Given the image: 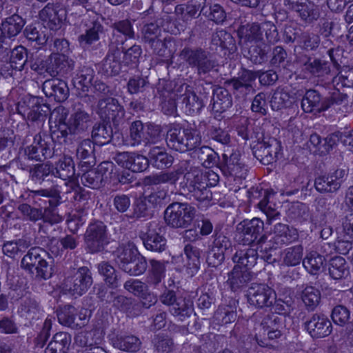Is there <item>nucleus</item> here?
I'll return each mask as SVG.
<instances>
[{
  "label": "nucleus",
  "mask_w": 353,
  "mask_h": 353,
  "mask_svg": "<svg viewBox=\"0 0 353 353\" xmlns=\"http://www.w3.org/2000/svg\"><path fill=\"white\" fill-rule=\"evenodd\" d=\"M212 109L215 112L222 113L229 109L232 105V98L228 90L219 87L212 98Z\"/></svg>",
  "instance_id": "obj_47"
},
{
  "label": "nucleus",
  "mask_w": 353,
  "mask_h": 353,
  "mask_svg": "<svg viewBox=\"0 0 353 353\" xmlns=\"http://www.w3.org/2000/svg\"><path fill=\"white\" fill-rule=\"evenodd\" d=\"M283 5L287 10L296 12L305 25H312L321 17L319 6L311 0H283Z\"/></svg>",
  "instance_id": "obj_12"
},
{
  "label": "nucleus",
  "mask_w": 353,
  "mask_h": 353,
  "mask_svg": "<svg viewBox=\"0 0 353 353\" xmlns=\"http://www.w3.org/2000/svg\"><path fill=\"white\" fill-rule=\"evenodd\" d=\"M196 208L188 203L172 202L164 211L166 224L175 229L188 228L196 215Z\"/></svg>",
  "instance_id": "obj_8"
},
{
  "label": "nucleus",
  "mask_w": 353,
  "mask_h": 353,
  "mask_svg": "<svg viewBox=\"0 0 353 353\" xmlns=\"http://www.w3.org/2000/svg\"><path fill=\"white\" fill-rule=\"evenodd\" d=\"M113 159L119 165L132 172H142L149 166L148 158L135 152H117Z\"/></svg>",
  "instance_id": "obj_21"
},
{
  "label": "nucleus",
  "mask_w": 353,
  "mask_h": 353,
  "mask_svg": "<svg viewBox=\"0 0 353 353\" xmlns=\"http://www.w3.org/2000/svg\"><path fill=\"white\" fill-rule=\"evenodd\" d=\"M169 312L172 316L183 321L193 313V303L190 299L179 296L178 301L172 305Z\"/></svg>",
  "instance_id": "obj_52"
},
{
  "label": "nucleus",
  "mask_w": 353,
  "mask_h": 353,
  "mask_svg": "<svg viewBox=\"0 0 353 353\" xmlns=\"http://www.w3.org/2000/svg\"><path fill=\"white\" fill-rule=\"evenodd\" d=\"M336 71L332 78L334 86L353 88V67L343 65Z\"/></svg>",
  "instance_id": "obj_61"
},
{
  "label": "nucleus",
  "mask_w": 353,
  "mask_h": 353,
  "mask_svg": "<svg viewBox=\"0 0 353 353\" xmlns=\"http://www.w3.org/2000/svg\"><path fill=\"white\" fill-rule=\"evenodd\" d=\"M173 38L163 34L147 43L152 52L160 57H166L170 52L168 50L171 46Z\"/></svg>",
  "instance_id": "obj_60"
},
{
  "label": "nucleus",
  "mask_w": 353,
  "mask_h": 353,
  "mask_svg": "<svg viewBox=\"0 0 353 353\" xmlns=\"http://www.w3.org/2000/svg\"><path fill=\"white\" fill-rule=\"evenodd\" d=\"M83 240L85 250L92 254L108 252L109 245L113 241L107 225L101 221H94L88 225Z\"/></svg>",
  "instance_id": "obj_6"
},
{
  "label": "nucleus",
  "mask_w": 353,
  "mask_h": 353,
  "mask_svg": "<svg viewBox=\"0 0 353 353\" xmlns=\"http://www.w3.org/2000/svg\"><path fill=\"white\" fill-rule=\"evenodd\" d=\"M184 178L186 182L181 190L199 201H210L212 193L209 188L216 185L219 181V176L212 170L206 172L205 174L188 173Z\"/></svg>",
  "instance_id": "obj_2"
},
{
  "label": "nucleus",
  "mask_w": 353,
  "mask_h": 353,
  "mask_svg": "<svg viewBox=\"0 0 353 353\" xmlns=\"http://www.w3.org/2000/svg\"><path fill=\"white\" fill-rule=\"evenodd\" d=\"M150 267L146 277V282L150 285L157 286L165 277V263L155 259L150 261Z\"/></svg>",
  "instance_id": "obj_53"
},
{
  "label": "nucleus",
  "mask_w": 353,
  "mask_h": 353,
  "mask_svg": "<svg viewBox=\"0 0 353 353\" xmlns=\"http://www.w3.org/2000/svg\"><path fill=\"white\" fill-rule=\"evenodd\" d=\"M48 254L39 247L30 248L27 254L24 255L21 261V267L28 270L33 264L41 261L44 258H48Z\"/></svg>",
  "instance_id": "obj_63"
},
{
  "label": "nucleus",
  "mask_w": 353,
  "mask_h": 353,
  "mask_svg": "<svg viewBox=\"0 0 353 353\" xmlns=\"http://www.w3.org/2000/svg\"><path fill=\"white\" fill-rule=\"evenodd\" d=\"M253 155L263 164L269 165L276 161L281 155V143L274 137L263 138L251 145Z\"/></svg>",
  "instance_id": "obj_11"
},
{
  "label": "nucleus",
  "mask_w": 353,
  "mask_h": 353,
  "mask_svg": "<svg viewBox=\"0 0 353 353\" xmlns=\"http://www.w3.org/2000/svg\"><path fill=\"white\" fill-rule=\"evenodd\" d=\"M57 316L59 323L72 329L81 328L88 323L86 315L79 313L72 305H65L57 309Z\"/></svg>",
  "instance_id": "obj_22"
},
{
  "label": "nucleus",
  "mask_w": 353,
  "mask_h": 353,
  "mask_svg": "<svg viewBox=\"0 0 353 353\" xmlns=\"http://www.w3.org/2000/svg\"><path fill=\"white\" fill-rule=\"evenodd\" d=\"M301 300L308 311H314L321 302V292L313 286L307 285L301 292Z\"/></svg>",
  "instance_id": "obj_56"
},
{
  "label": "nucleus",
  "mask_w": 353,
  "mask_h": 353,
  "mask_svg": "<svg viewBox=\"0 0 353 353\" xmlns=\"http://www.w3.org/2000/svg\"><path fill=\"white\" fill-rule=\"evenodd\" d=\"M236 231L240 244L251 247L256 245L261 252L270 250L268 236L263 233L264 223L261 219H245L237 224Z\"/></svg>",
  "instance_id": "obj_3"
},
{
  "label": "nucleus",
  "mask_w": 353,
  "mask_h": 353,
  "mask_svg": "<svg viewBox=\"0 0 353 353\" xmlns=\"http://www.w3.org/2000/svg\"><path fill=\"white\" fill-rule=\"evenodd\" d=\"M328 271L330 276L335 280L341 279L347 275L348 266L345 259L342 256H334L329 261Z\"/></svg>",
  "instance_id": "obj_57"
},
{
  "label": "nucleus",
  "mask_w": 353,
  "mask_h": 353,
  "mask_svg": "<svg viewBox=\"0 0 353 353\" xmlns=\"http://www.w3.org/2000/svg\"><path fill=\"white\" fill-rule=\"evenodd\" d=\"M56 115L55 123L57 137L60 141L68 144L77 140L78 136L85 132L92 123V113L81 105H76L73 112L68 119V111L63 107L56 108L53 112Z\"/></svg>",
  "instance_id": "obj_1"
},
{
  "label": "nucleus",
  "mask_w": 353,
  "mask_h": 353,
  "mask_svg": "<svg viewBox=\"0 0 353 353\" xmlns=\"http://www.w3.org/2000/svg\"><path fill=\"white\" fill-rule=\"evenodd\" d=\"M165 141L170 149L183 153L200 145L201 137L192 128L174 125L168 130Z\"/></svg>",
  "instance_id": "obj_5"
},
{
  "label": "nucleus",
  "mask_w": 353,
  "mask_h": 353,
  "mask_svg": "<svg viewBox=\"0 0 353 353\" xmlns=\"http://www.w3.org/2000/svg\"><path fill=\"white\" fill-rule=\"evenodd\" d=\"M93 284L91 270L86 266L68 271L63 281V291L75 297L85 294Z\"/></svg>",
  "instance_id": "obj_7"
},
{
  "label": "nucleus",
  "mask_w": 353,
  "mask_h": 353,
  "mask_svg": "<svg viewBox=\"0 0 353 353\" xmlns=\"http://www.w3.org/2000/svg\"><path fill=\"white\" fill-rule=\"evenodd\" d=\"M276 292L265 283H252L247 290V301L257 309L270 307L275 301Z\"/></svg>",
  "instance_id": "obj_14"
},
{
  "label": "nucleus",
  "mask_w": 353,
  "mask_h": 353,
  "mask_svg": "<svg viewBox=\"0 0 353 353\" xmlns=\"http://www.w3.org/2000/svg\"><path fill=\"white\" fill-rule=\"evenodd\" d=\"M32 197L34 204L37 203L36 199L39 196L48 198L49 206L41 208V219L43 223L51 225L59 223L63 221V218L56 212V208L61 203V191L57 186L48 189H40L37 191H30L28 197Z\"/></svg>",
  "instance_id": "obj_9"
},
{
  "label": "nucleus",
  "mask_w": 353,
  "mask_h": 353,
  "mask_svg": "<svg viewBox=\"0 0 353 353\" xmlns=\"http://www.w3.org/2000/svg\"><path fill=\"white\" fill-rule=\"evenodd\" d=\"M183 170L179 168L172 171H163L145 178V183L148 185H157L160 184H169L175 185L179 181Z\"/></svg>",
  "instance_id": "obj_38"
},
{
  "label": "nucleus",
  "mask_w": 353,
  "mask_h": 353,
  "mask_svg": "<svg viewBox=\"0 0 353 353\" xmlns=\"http://www.w3.org/2000/svg\"><path fill=\"white\" fill-rule=\"evenodd\" d=\"M72 342L71 335L65 332L56 333L45 350V353H68Z\"/></svg>",
  "instance_id": "obj_41"
},
{
  "label": "nucleus",
  "mask_w": 353,
  "mask_h": 353,
  "mask_svg": "<svg viewBox=\"0 0 353 353\" xmlns=\"http://www.w3.org/2000/svg\"><path fill=\"white\" fill-rule=\"evenodd\" d=\"M113 134V127L111 123L100 119L92 126L91 140L96 145L102 146L111 142Z\"/></svg>",
  "instance_id": "obj_31"
},
{
  "label": "nucleus",
  "mask_w": 353,
  "mask_h": 353,
  "mask_svg": "<svg viewBox=\"0 0 353 353\" xmlns=\"http://www.w3.org/2000/svg\"><path fill=\"white\" fill-rule=\"evenodd\" d=\"M238 301L232 299L227 305L220 306L215 313L216 319L222 324H228L234 322L236 319V307Z\"/></svg>",
  "instance_id": "obj_54"
},
{
  "label": "nucleus",
  "mask_w": 353,
  "mask_h": 353,
  "mask_svg": "<svg viewBox=\"0 0 353 353\" xmlns=\"http://www.w3.org/2000/svg\"><path fill=\"white\" fill-rule=\"evenodd\" d=\"M94 77V70L87 65L82 66L72 80L74 87L78 91V94L86 97L90 86L93 84Z\"/></svg>",
  "instance_id": "obj_33"
},
{
  "label": "nucleus",
  "mask_w": 353,
  "mask_h": 353,
  "mask_svg": "<svg viewBox=\"0 0 353 353\" xmlns=\"http://www.w3.org/2000/svg\"><path fill=\"white\" fill-rule=\"evenodd\" d=\"M99 272L103 276L109 288L117 289L120 285V275L109 263L103 261L98 265Z\"/></svg>",
  "instance_id": "obj_55"
},
{
  "label": "nucleus",
  "mask_w": 353,
  "mask_h": 353,
  "mask_svg": "<svg viewBox=\"0 0 353 353\" xmlns=\"http://www.w3.org/2000/svg\"><path fill=\"white\" fill-rule=\"evenodd\" d=\"M148 201L144 197L136 199L132 204V210L126 214V218L131 220L145 219L150 216Z\"/></svg>",
  "instance_id": "obj_59"
},
{
  "label": "nucleus",
  "mask_w": 353,
  "mask_h": 353,
  "mask_svg": "<svg viewBox=\"0 0 353 353\" xmlns=\"http://www.w3.org/2000/svg\"><path fill=\"white\" fill-rule=\"evenodd\" d=\"M303 325L305 330L314 339L326 337L332 332L331 321L323 313L312 314L307 317Z\"/></svg>",
  "instance_id": "obj_17"
},
{
  "label": "nucleus",
  "mask_w": 353,
  "mask_h": 353,
  "mask_svg": "<svg viewBox=\"0 0 353 353\" xmlns=\"http://www.w3.org/2000/svg\"><path fill=\"white\" fill-rule=\"evenodd\" d=\"M75 174L74 163L72 157L63 155L54 165L53 176L64 181L72 178Z\"/></svg>",
  "instance_id": "obj_45"
},
{
  "label": "nucleus",
  "mask_w": 353,
  "mask_h": 353,
  "mask_svg": "<svg viewBox=\"0 0 353 353\" xmlns=\"http://www.w3.org/2000/svg\"><path fill=\"white\" fill-rule=\"evenodd\" d=\"M39 16L45 28L57 30L61 28L65 19V11L49 3L39 12Z\"/></svg>",
  "instance_id": "obj_24"
},
{
  "label": "nucleus",
  "mask_w": 353,
  "mask_h": 353,
  "mask_svg": "<svg viewBox=\"0 0 353 353\" xmlns=\"http://www.w3.org/2000/svg\"><path fill=\"white\" fill-rule=\"evenodd\" d=\"M125 109L114 97L101 98L97 103V114L99 119L111 123L116 129L123 119Z\"/></svg>",
  "instance_id": "obj_13"
},
{
  "label": "nucleus",
  "mask_w": 353,
  "mask_h": 353,
  "mask_svg": "<svg viewBox=\"0 0 353 353\" xmlns=\"http://www.w3.org/2000/svg\"><path fill=\"white\" fill-rule=\"evenodd\" d=\"M217 168L225 176L239 179L245 178L248 171L245 164L241 161V154L239 151L232 152L230 156L223 154Z\"/></svg>",
  "instance_id": "obj_15"
},
{
  "label": "nucleus",
  "mask_w": 353,
  "mask_h": 353,
  "mask_svg": "<svg viewBox=\"0 0 353 353\" xmlns=\"http://www.w3.org/2000/svg\"><path fill=\"white\" fill-rule=\"evenodd\" d=\"M257 77L256 72L243 69L237 77L225 81V85L231 87L233 94L236 97H245L254 90L252 82Z\"/></svg>",
  "instance_id": "obj_20"
},
{
  "label": "nucleus",
  "mask_w": 353,
  "mask_h": 353,
  "mask_svg": "<svg viewBox=\"0 0 353 353\" xmlns=\"http://www.w3.org/2000/svg\"><path fill=\"white\" fill-rule=\"evenodd\" d=\"M20 104L22 108L23 105L28 107L27 117L32 122L43 123L50 112V106L42 103L38 97H31L28 101H23Z\"/></svg>",
  "instance_id": "obj_29"
},
{
  "label": "nucleus",
  "mask_w": 353,
  "mask_h": 353,
  "mask_svg": "<svg viewBox=\"0 0 353 353\" xmlns=\"http://www.w3.org/2000/svg\"><path fill=\"white\" fill-rule=\"evenodd\" d=\"M179 58L199 77H205L217 66L212 53L201 47L185 46L179 53Z\"/></svg>",
  "instance_id": "obj_4"
},
{
  "label": "nucleus",
  "mask_w": 353,
  "mask_h": 353,
  "mask_svg": "<svg viewBox=\"0 0 353 353\" xmlns=\"http://www.w3.org/2000/svg\"><path fill=\"white\" fill-rule=\"evenodd\" d=\"M30 54L28 50L22 46L14 48L10 55V61L17 71H27L28 69Z\"/></svg>",
  "instance_id": "obj_49"
},
{
  "label": "nucleus",
  "mask_w": 353,
  "mask_h": 353,
  "mask_svg": "<svg viewBox=\"0 0 353 353\" xmlns=\"http://www.w3.org/2000/svg\"><path fill=\"white\" fill-rule=\"evenodd\" d=\"M223 337L210 333L203 334L200 338V344L194 345L195 353H214L221 347V341Z\"/></svg>",
  "instance_id": "obj_46"
},
{
  "label": "nucleus",
  "mask_w": 353,
  "mask_h": 353,
  "mask_svg": "<svg viewBox=\"0 0 353 353\" xmlns=\"http://www.w3.org/2000/svg\"><path fill=\"white\" fill-rule=\"evenodd\" d=\"M114 344L121 350L136 352L141 348V341L134 335H124L117 336Z\"/></svg>",
  "instance_id": "obj_58"
},
{
  "label": "nucleus",
  "mask_w": 353,
  "mask_h": 353,
  "mask_svg": "<svg viewBox=\"0 0 353 353\" xmlns=\"http://www.w3.org/2000/svg\"><path fill=\"white\" fill-rule=\"evenodd\" d=\"M42 88L46 97H52L57 102L65 101L70 94L67 83L58 78L46 80Z\"/></svg>",
  "instance_id": "obj_26"
},
{
  "label": "nucleus",
  "mask_w": 353,
  "mask_h": 353,
  "mask_svg": "<svg viewBox=\"0 0 353 353\" xmlns=\"http://www.w3.org/2000/svg\"><path fill=\"white\" fill-rule=\"evenodd\" d=\"M252 276L253 273L250 270L234 265L228 273L227 283L232 292L239 293L247 286Z\"/></svg>",
  "instance_id": "obj_28"
},
{
  "label": "nucleus",
  "mask_w": 353,
  "mask_h": 353,
  "mask_svg": "<svg viewBox=\"0 0 353 353\" xmlns=\"http://www.w3.org/2000/svg\"><path fill=\"white\" fill-rule=\"evenodd\" d=\"M154 350L157 353H172L174 350L173 339L164 334H158L154 336L152 340Z\"/></svg>",
  "instance_id": "obj_64"
},
{
  "label": "nucleus",
  "mask_w": 353,
  "mask_h": 353,
  "mask_svg": "<svg viewBox=\"0 0 353 353\" xmlns=\"http://www.w3.org/2000/svg\"><path fill=\"white\" fill-rule=\"evenodd\" d=\"M271 47L263 41L251 43L248 48V59L254 64H261L268 59Z\"/></svg>",
  "instance_id": "obj_48"
},
{
  "label": "nucleus",
  "mask_w": 353,
  "mask_h": 353,
  "mask_svg": "<svg viewBox=\"0 0 353 353\" xmlns=\"http://www.w3.org/2000/svg\"><path fill=\"white\" fill-rule=\"evenodd\" d=\"M181 108L188 114H198L203 107V99L199 97L194 91L185 90L178 99Z\"/></svg>",
  "instance_id": "obj_39"
},
{
  "label": "nucleus",
  "mask_w": 353,
  "mask_h": 353,
  "mask_svg": "<svg viewBox=\"0 0 353 353\" xmlns=\"http://www.w3.org/2000/svg\"><path fill=\"white\" fill-rule=\"evenodd\" d=\"M160 134V128L153 125L148 126L145 132L143 123L137 120L133 121L130 126V136L127 140V145L141 151L145 148L156 143Z\"/></svg>",
  "instance_id": "obj_10"
},
{
  "label": "nucleus",
  "mask_w": 353,
  "mask_h": 353,
  "mask_svg": "<svg viewBox=\"0 0 353 353\" xmlns=\"http://www.w3.org/2000/svg\"><path fill=\"white\" fill-rule=\"evenodd\" d=\"M24 155L28 160L42 162L52 155V152L48 141L37 134L33 143L24 148Z\"/></svg>",
  "instance_id": "obj_25"
},
{
  "label": "nucleus",
  "mask_w": 353,
  "mask_h": 353,
  "mask_svg": "<svg viewBox=\"0 0 353 353\" xmlns=\"http://www.w3.org/2000/svg\"><path fill=\"white\" fill-rule=\"evenodd\" d=\"M325 258L317 252H309L303 260L304 268L311 274H318L323 267Z\"/></svg>",
  "instance_id": "obj_62"
},
{
  "label": "nucleus",
  "mask_w": 353,
  "mask_h": 353,
  "mask_svg": "<svg viewBox=\"0 0 353 353\" xmlns=\"http://www.w3.org/2000/svg\"><path fill=\"white\" fill-rule=\"evenodd\" d=\"M163 18L154 19L152 21H145L141 28L142 40L145 44L152 40L160 37L163 35L161 26Z\"/></svg>",
  "instance_id": "obj_51"
},
{
  "label": "nucleus",
  "mask_w": 353,
  "mask_h": 353,
  "mask_svg": "<svg viewBox=\"0 0 353 353\" xmlns=\"http://www.w3.org/2000/svg\"><path fill=\"white\" fill-rule=\"evenodd\" d=\"M183 253L186 257L188 273L195 274L200 268L202 250L194 243H187L184 246Z\"/></svg>",
  "instance_id": "obj_43"
},
{
  "label": "nucleus",
  "mask_w": 353,
  "mask_h": 353,
  "mask_svg": "<svg viewBox=\"0 0 353 353\" xmlns=\"http://www.w3.org/2000/svg\"><path fill=\"white\" fill-rule=\"evenodd\" d=\"M296 62L306 74L316 77H324L331 74L330 63L307 54H300L296 57Z\"/></svg>",
  "instance_id": "obj_19"
},
{
  "label": "nucleus",
  "mask_w": 353,
  "mask_h": 353,
  "mask_svg": "<svg viewBox=\"0 0 353 353\" xmlns=\"http://www.w3.org/2000/svg\"><path fill=\"white\" fill-rule=\"evenodd\" d=\"M27 271L38 281L49 279L54 272L53 259L48 256V258L33 264Z\"/></svg>",
  "instance_id": "obj_44"
},
{
  "label": "nucleus",
  "mask_w": 353,
  "mask_h": 353,
  "mask_svg": "<svg viewBox=\"0 0 353 353\" xmlns=\"http://www.w3.org/2000/svg\"><path fill=\"white\" fill-rule=\"evenodd\" d=\"M45 71L51 77H65L74 68V61L63 54L52 53L45 61Z\"/></svg>",
  "instance_id": "obj_16"
},
{
  "label": "nucleus",
  "mask_w": 353,
  "mask_h": 353,
  "mask_svg": "<svg viewBox=\"0 0 353 353\" xmlns=\"http://www.w3.org/2000/svg\"><path fill=\"white\" fill-rule=\"evenodd\" d=\"M285 317L279 316L275 313H270L265 315L261 322V326L265 332L268 338L270 340L277 339L281 337L285 328Z\"/></svg>",
  "instance_id": "obj_27"
},
{
  "label": "nucleus",
  "mask_w": 353,
  "mask_h": 353,
  "mask_svg": "<svg viewBox=\"0 0 353 353\" xmlns=\"http://www.w3.org/2000/svg\"><path fill=\"white\" fill-rule=\"evenodd\" d=\"M191 151H192V157L198 159L204 168H217L220 157L212 148L207 145H202L201 147L199 145Z\"/></svg>",
  "instance_id": "obj_36"
},
{
  "label": "nucleus",
  "mask_w": 353,
  "mask_h": 353,
  "mask_svg": "<svg viewBox=\"0 0 353 353\" xmlns=\"http://www.w3.org/2000/svg\"><path fill=\"white\" fill-rule=\"evenodd\" d=\"M139 251L132 243L122 244L114 252L115 261L119 268L122 269L134 257L139 254Z\"/></svg>",
  "instance_id": "obj_50"
},
{
  "label": "nucleus",
  "mask_w": 353,
  "mask_h": 353,
  "mask_svg": "<svg viewBox=\"0 0 353 353\" xmlns=\"http://www.w3.org/2000/svg\"><path fill=\"white\" fill-rule=\"evenodd\" d=\"M26 23V19L21 16L13 14L2 21L1 29L4 33V36L11 39L17 37L21 32Z\"/></svg>",
  "instance_id": "obj_42"
},
{
  "label": "nucleus",
  "mask_w": 353,
  "mask_h": 353,
  "mask_svg": "<svg viewBox=\"0 0 353 353\" xmlns=\"http://www.w3.org/2000/svg\"><path fill=\"white\" fill-rule=\"evenodd\" d=\"M258 249L251 246L249 248L239 249L232 255V261L235 265L250 270L257 263L259 257Z\"/></svg>",
  "instance_id": "obj_34"
},
{
  "label": "nucleus",
  "mask_w": 353,
  "mask_h": 353,
  "mask_svg": "<svg viewBox=\"0 0 353 353\" xmlns=\"http://www.w3.org/2000/svg\"><path fill=\"white\" fill-rule=\"evenodd\" d=\"M85 33L78 37V41L83 48H88L100 39V34L103 32V26L99 21H92L89 25L86 24Z\"/></svg>",
  "instance_id": "obj_40"
},
{
  "label": "nucleus",
  "mask_w": 353,
  "mask_h": 353,
  "mask_svg": "<svg viewBox=\"0 0 353 353\" xmlns=\"http://www.w3.org/2000/svg\"><path fill=\"white\" fill-rule=\"evenodd\" d=\"M148 165L158 170L170 168L174 163V157L168 153L164 148L153 146L148 154Z\"/></svg>",
  "instance_id": "obj_30"
},
{
  "label": "nucleus",
  "mask_w": 353,
  "mask_h": 353,
  "mask_svg": "<svg viewBox=\"0 0 353 353\" xmlns=\"http://www.w3.org/2000/svg\"><path fill=\"white\" fill-rule=\"evenodd\" d=\"M121 54L108 51L105 57L99 65V72L106 77L118 75L121 70Z\"/></svg>",
  "instance_id": "obj_37"
},
{
  "label": "nucleus",
  "mask_w": 353,
  "mask_h": 353,
  "mask_svg": "<svg viewBox=\"0 0 353 353\" xmlns=\"http://www.w3.org/2000/svg\"><path fill=\"white\" fill-rule=\"evenodd\" d=\"M298 232L294 228H290L286 224L277 223L274 226V236L268 239L270 250H274L279 247L288 244L298 239Z\"/></svg>",
  "instance_id": "obj_23"
},
{
  "label": "nucleus",
  "mask_w": 353,
  "mask_h": 353,
  "mask_svg": "<svg viewBox=\"0 0 353 353\" xmlns=\"http://www.w3.org/2000/svg\"><path fill=\"white\" fill-rule=\"evenodd\" d=\"M158 230H160V228H158ZM139 236L147 250L161 253L166 250L167 241L157 231V224L156 223H148L145 231H141Z\"/></svg>",
  "instance_id": "obj_18"
},
{
  "label": "nucleus",
  "mask_w": 353,
  "mask_h": 353,
  "mask_svg": "<svg viewBox=\"0 0 353 353\" xmlns=\"http://www.w3.org/2000/svg\"><path fill=\"white\" fill-rule=\"evenodd\" d=\"M95 145L90 139H83L79 143L76 154L82 168H88L95 164Z\"/></svg>",
  "instance_id": "obj_35"
},
{
  "label": "nucleus",
  "mask_w": 353,
  "mask_h": 353,
  "mask_svg": "<svg viewBox=\"0 0 353 353\" xmlns=\"http://www.w3.org/2000/svg\"><path fill=\"white\" fill-rule=\"evenodd\" d=\"M324 99L318 90L309 89L302 98L301 108L305 112H324L326 110Z\"/></svg>",
  "instance_id": "obj_32"
}]
</instances>
